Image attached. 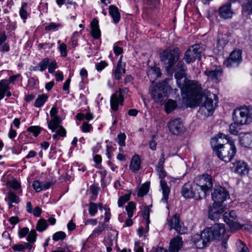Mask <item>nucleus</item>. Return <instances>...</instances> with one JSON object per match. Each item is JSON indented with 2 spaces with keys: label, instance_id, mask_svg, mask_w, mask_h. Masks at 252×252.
Masks as SVG:
<instances>
[{
  "label": "nucleus",
  "instance_id": "nucleus-49",
  "mask_svg": "<svg viewBox=\"0 0 252 252\" xmlns=\"http://www.w3.org/2000/svg\"><path fill=\"white\" fill-rule=\"evenodd\" d=\"M66 237L65 233L63 231H58L53 235V239L56 241L63 240Z\"/></svg>",
  "mask_w": 252,
  "mask_h": 252
},
{
  "label": "nucleus",
  "instance_id": "nucleus-45",
  "mask_svg": "<svg viewBox=\"0 0 252 252\" xmlns=\"http://www.w3.org/2000/svg\"><path fill=\"white\" fill-rule=\"evenodd\" d=\"M130 195L129 194H126L121 196L118 201L119 207H122L123 205L130 199Z\"/></svg>",
  "mask_w": 252,
  "mask_h": 252
},
{
  "label": "nucleus",
  "instance_id": "nucleus-51",
  "mask_svg": "<svg viewBox=\"0 0 252 252\" xmlns=\"http://www.w3.org/2000/svg\"><path fill=\"white\" fill-rule=\"evenodd\" d=\"M238 250L240 252H249V250L246 244L240 241L237 243Z\"/></svg>",
  "mask_w": 252,
  "mask_h": 252
},
{
  "label": "nucleus",
  "instance_id": "nucleus-59",
  "mask_svg": "<svg viewBox=\"0 0 252 252\" xmlns=\"http://www.w3.org/2000/svg\"><path fill=\"white\" fill-rule=\"evenodd\" d=\"M146 4L151 8L156 7L159 4V0H146Z\"/></svg>",
  "mask_w": 252,
  "mask_h": 252
},
{
  "label": "nucleus",
  "instance_id": "nucleus-28",
  "mask_svg": "<svg viewBox=\"0 0 252 252\" xmlns=\"http://www.w3.org/2000/svg\"><path fill=\"white\" fill-rule=\"evenodd\" d=\"M49 63V59L48 58H45L42 59L36 66H32L30 68V70L33 71L39 70L41 72L44 71L47 67Z\"/></svg>",
  "mask_w": 252,
  "mask_h": 252
},
{
  "label": "nucleus",
  "instance_id": "nucleus-12",
  "mask_svg": "<svg viewBox=\"0 0 252 252\" xmlns=\"http://www.w3.org/2000/svg\"><path fill=\"white\" fill-rule=\"evenodd\" d=\"M224 221L227 224L232 231L241 228L240 224L238 222L237 216L233 210L225 212L223 215Z\"/></svg>",
  "mask_w": 252,
  "mask_h": 252
},
{
  "label": "nucleus",
  "instance_id": "nucleus-20",
  "mask_svg": "<svg viewBox=\"0 0 252 252\" xmlns=\"http://www.w3.org/2000/svg\"><path fill=\"white\" fill-rule=\"evenodd\" d=\"M135 209V204L130 201L128 202V204L126 206V210L127 212V216L129 219L126 220L125 221L126 226H130L133 224V221L131 218L133 216V210Z\"/></svg>",
  "mask_w": 252,
  "mask_h": 252
},
{
  "label": "nucleus",
  "instance_id": "nucleus-9",
  "mask_svg": "<svg viewBox=\"0 0 252 252\" xmlns=\"http://www.w3.org/2000/svg\"><path fill=\"white\" fill-rule=\"evenodd\" d=\"M211 195L214 203L218 204H222L224 201L229 198L228 191L220 185L215 186Z\"/></svg>",
  "mask_w": 252,
  "mask_h": 252
},
{
  "label": "nucleus",
  "instance_id": "nucleus-21",
  "mask_svg": "<svg viewBox=\"0 0 252 252\" xmlns=\"http://www.w3.org/2000/svg\"><path fill=\"white\" fill-rule=\"evenodd\" d=\"M182 246V240L180 237L173 238L169 244V251L170 252H178Z\"/></svg>",
  "mask_w": 252,
  "mask_h": 252
},
{
  "label": "nucleus",
  "instance_id": "nucleus-23",
  "mask_svg": "<svg viewBox=\"0 0 252 252\" xmlns=\"http://www.w3.org/2000/svg\"><path fill=\"white\" fill-rule=\"evenodd\" d=\"M124 97L118 96L117 94H113L110 99L111 109L114 111H117L119 104L122 105L124 101Z\"/></svg>",
  "mask_w": 252,
  "mask_h": 252
},
{
  "label": "nucleus",
  "instance_id": "nucleus-48",
  "mask_svg": "<svg viewBox=\"0 0 252 252\" xmlns=\"http://www.w3.org/2000/svg\"><path fill=\"white\" fill-rule=\"evenodd\" d=\"M36 233L35 230H32L28 234L27 240L30 243H33L36 241Z\"/></svg>",
  "mask_w": 252,
  "mask_h": 252
},
{
  "label": "nucleus",
  "instance_id": "nucleus-26",
  "mask_svg": "<svg viewBox=\"0 0 252 252\" xmlns=\"http://www.w3.org/2000/svg\"><path fill=\"white\" fill-rule=\"evenodd\" d=\"M109 13L113 18L114 23H118L121 18V14L117 7L114 5H110L109 7Z\"/></svg>",
  "mask_w": 252,
  "mask_h": 252
},
{
  "label": "nucleus",
  "instance_id": "nucleus-37",
  "mask_svg": "<svg viewBox=\"0 0 252 252\" xmlns=\"http://www.w3.org/2000/svg\"><path fill=\"white\" fill-rule=\"evenodd\" d=\"M48 96L46 94H42L39 95L35 100L34 106L40 107L44 104Z\"/></svg>",
  "mask_w": 252,
  "mask_h": 252
},
{
  "label": "nucleus",
  "instance_id": "nucleus-32",
  "mask_svg": "<svg viewBox=\"0 0 252 252\" xmlns=\"http://www.w3.org/2000/svg\"><path fill=\"white\" fill-rule=\"evenodd\" d=\"M10 89L8 80H1L0 81V100L5 96V93Z\"/></svg>",
  "mask_w": 252,
  "mask_h": 252
},
{
  "label": "nucleus",
  "instance_id": "nucleus-55",
  "mask_svg": "<svg viewBox=\"0 0 252 252\" xmlns=\"http://www.w3.org/2000/svg\"><path fill=\"white\" fill-rule=\"evenodd\" d=\"M227 41L224 38H220V36L218 37L217 39V47L219 48H223V47L227 44Z\"/></svg>",
  "mask_w": 252,
  "mask_h": 252
},
{
  "label": "nucleus",
  "instance_id": "nucleus-4",
  "mask_svg": "<svg viewBox=\"0 0 252 252\" xmlns=\"http://www.w3.org/2000/svg\"><path fill=\"white\" fill-rule=\"evenodd\" d=\"M180 50L178 47H169L159 54L160 61L166 65V69L171 70L180 56Z\"/></svg>",
  "mask_w": 252,
  "mask_h": 252
},
{
  "label": "nucleus",
  "instance_id": "nucleus-5",
  "mask_svg": "<svg viewBox=\"0 0 252 252\" xmlns=\"http://www.w3.org/2000/svg\"><path fill=\"white\" fill-rule=\"evenodd\" d=\"M204 95L205 100L200 106L199 112L205 116H208L210 113L213 112L217 102V96L208 91H205Z\"/></svg>",
  "mask_w": 252,
  "mask_h": 252
},
{
  "label": "nucleus",
  "instance_id": "nucleus-33",
  "mask_svg": "<svg viewBox=\"0 0 252 252\" xmlns=\"http://www.w3.org/2000/svg\"><path fill=\"white\" fill-rule=\"evenodd\" d=\"M161 74L159 68L157 66L151 67L150 70L147 72L148 77L150 79L152 78L153 80L160 77Z\"/></svg>",
  "mask_w": 252,
  "mask_h": 252
},
{
  "label": "nucleus",
  "instance_id": "nucleus-35",
  "mask_svg": "<svg viewBox=\"0 0 252 252\" xmlns=\"http://www.w3.org/2000/svg\"><path fill=\"white\" fill-rule=\"evenodd\" d=\"M48 225L45 220L43 219H40L36 224V229L39 232H42L46 229Z\"/></svg>",
  "mask_w": 252,
  "mask_h": 252
},
{
  "label": "nucleus",
  "instance_id": "nucleus-30",
  "mask_svg": "<svg viewBox=\"0 0 252 252\" xmlns=\"http://www.w3.org/2000/svg\"><path fill=\"white\" fill-rule=\"evenodd\" d=\"M160 87V86L156 87L151 92V96L156 102H161L163 99L162 94L161 91H159Z\"/></svg>",
  "mask_w": 252,
  "mask_h": 252
},
{
  "label": "nucleus",
  "instance_id": "nucleus-43",
  "mask_svg": "<svg viewBox=\"0 0 252 252\" xmlns=\"http://www.w3.org/2000/svg\"><path fill=\"white\" fill-rule=\"evenodd\" d=\"M62 25L60 23H55L52 22L50 23L48 25L45 26V30L46 31H57L58 28L62 27Z\"/></svg>",
  "mask_w": 252,
  "mask_h": 252
},
{
  "label": "nucleus",
  "instance_id": "nucleus-15",
  "mask_svg": "<svg viewBox=\"0 0 252 252\" xmlns=\"http://www.w3.org/2000/svg\"><path fill=\"white\" fill-rule=\"evenodd\" d=\"M242 61L241 51H234L231 53L228 59L224 61V64L228 68L236 67Z\"/></svg>",
  "mask_w": 252,
  "mask_h": 252
},
{
  "label": "nucleus",
  "instance_id": "nucleus-25",
  "mask_svg": "<svg viewBox=\"0 0 252 252\" xmlns=\"http://www.w3.org/2000/svg\"><path fill=\"white\" fill-rule=\"evenodd\" d=\"M129 167L134 173H136L139 170L141 167V160L138 155H135L132 158Z\"/></svg>",
  "mask_w": 252,
  "mask_h": 252
},
{
  "label": "nucleus",
  "instance_id": "nucleus-22",
  "mask_svg": "<svg viewBox=\"0 0 252 252\" xmlns=\"http://www.w3.org/2000/svg\"><path fill=\"white\" fill-rule=\"evenodd\" d=\"M125 64L123 65L121 59L117 63L116 68L114 71L113 75L114 78L117 80H119L122 76L126 73L125 68Z\"/></svg>",
  "mask_w": 252,
  "mask_h": 252
},
{
  "label": "nucleus",
  "instance_id": "nucleus-60",
  "mask_svg": "<svg viewBox=\"0 0 252 252\" xmlns=\"http://www.w3.org/2000/svg\"><path fill=\"white\" fill-rule=\"evenodd\" d=\"M57 129L56 132L58 134L59 136L61 137L65 136L66 132L65 129L62 126H61L58 127Z\"/></svg>",
  "mask_w": 252,
  "mask_h": 252
},
{
  "label": "nucleus",
  "instance_id": "nucleus-6",
  "mask_svg": "<svg viewBox=\"0 0 252 252\" xmlns=\"http://www.w3.org/2000/svg\"><path fill=\"white\" fill-rule=\"evenodd\" d=\"M199 191H202L203 198H205L209 193V191L213 187V182L212 176L208 174H204L196 177L193 181Z\"/></svg>",
  "mask_w": 252,
  "mask_h": 252
},
{
  "label": "nucleus",
  "instance_id": "nucleus-61",
  "mask_svg": "<svg viewBox=\"0 0 252 252\" xmlns=\"http://www.w3.org/2000/svg\"><path fill=\"white\" fill-rule=\"evenodd\" d=\"M54 45V43H44L38 44V47L42 49H51Z\"/></svg>",
  "mask_w": 252,
  "mask_h": 252
},
{
  "label": "nucleus",
  "instance_id": "nucleus-29",
  "mask_svg": "<svg viewBox=\"0 0 252 252\" xmlns=\"http://www.w3.org/2000/svg\"><path fill=\"white\" fill-rule=\"evenodd\" d=\"M252 142V134L244 133L240 137V144L246 148H249Z\"/></svg>",
  "mask_w": 252,
  "mask_h": 252
},
{
  "label": "nucleus",
  "instance_id": "nucleus-19",
  "mask_svg": "<svg viewBox=\"0 0 252 252\" xmlns=\"http://www.w3.org/2000/svg\"><path fill=\"white\" fill-rule=\"evenodd\" d=\"M204 73L210 79L217 80L221 76L222 71L220 66L214 65L211 69H207Z\"/></svg>",
  "mask_w": 252,
  "mask_h": 252
},
{
  "label": "nucleus",
  "instance_id": "nucleus-52",
  "mask_svg": "<svg viewBox=\"0 0 252 252\" xmlns=\"http://www.w3.org/2000/svg\"><path fill=\"white\" fill-rule=\"evenodd\" d=\"M48 72L50 73H53L55 72V69L57 68V64L55 61H49V63L48 65Z\"/></svg>",
  "mask_w": 252,
  "mask_h": 252
},
{
  "label": "nucleus",
  "instance_id": "nucleus-44",
  "mask_svg": "<svg viewBox=\"0 0 252 252\" xmlns=\"http://www.w3.org/2000/svg\"><path fill=\"white\" fill-rule=\"evenodd\" d=\"M7 184L15 190H17L21 188L20 183L16 179L8 181Z\"/></svg>",
  "mask_w": 252,
  "mask_h": 252
},
{
  "label": "nucleus",
  "instance_id": "nucleus-2",
  "mask_svg": "<svg viewBox=\"0 0 252 252\" xmlns=\"http://www.w3.org/2000/svg\"><path fill=\"white\" fill-rule=\"evenodd\" d=\"M210 143L218 158L225 162L229 161L236 154L234 142L228 135L220 133L211 139Z\"/></svg>",
  "mask_w": 252,
  "mask_h": 252
},
{
  "label": "nucleus",
  "instance_id": "nucleus-38",
  "mask_svg": "<svg viewBox=\"0 0 252 252\" xmlns=\"http://www.w3.org/2000/svg\"><path fill=\"white\" fill-rule=\"evenodd\" d=\"M89 213L91 217H94L97 212L98 205L96 203L91 202L89 205Z\"/></svg>",
  "mask_w": 252,
  "mask_h": 252
},
{
  "label": "nucleus",
  "instance_id": "nucleus-40",
  "mask_svg": "<svg viewBox=\"0 0 252 252\" xmlns=\"http://www.w3.org/2000/svg\"><path fill=\"white\" fill-rule=\"evenodd\" d=\"M27 6L28 4L26 2L23 3L19 11L20 16L24 20L28 17Z\"/></svg>",
  "mask_w": 252,
  "mask_h": 252
},
{
  "label": "nucleus",
  "instance_id": "nucleus-31",
  "mask_svg": "<svg viewBox=\"0 0 252 252\" xmlns=\"http://www.w3.org/2000/svg\"><path fill=\"white\" fill-rule=\"evenodd\" d=\"M107 225L104 222H99L98 225L92 232L90 235V238H94L100 235L105 230Z\"/></svg>",
  "mask_w": 252,
  "mask_h": 252
},
{
  "label": "nucleus",
  "instance_id": "nucleus-16",
  "mask_svg": "<svg viewBox=\"0 0 252 252\" xmlns=\"http://www.w3.org/2000/svg\"><path fill=\"white\" fill-rule=\"evenodd\" d=\"M230 168L232 172L241 176L247 174L249 172L248 165L245 162L241 160L232 162Z\"/></svg>",
  "mask_w": 252,
  "mask_h": 252
},
{
  "label": "nucleus",
  "instance_id": "nucleus-57",
  "mask_svg": "<svg viewBox=\"0 0 252 252\" xmlns=\"http://www.w3.org/2000/svg\"><path fill=\"white\" fill-rule=\"evenodd\" d=\"M107 66V63L105 61H101L95 64L96 69L98 71H100Z\"/></svg>",
  "mask_w": 252,
  "mask_h": 252
},
{
  "label": "nucleus",
  "instance_id": "nucleus-27",
  "mask_svg": "<svg viewBox=\"0 0 252 252\" xmlns=\"http://www.w3.org/2000/svg\"><path fill=\"white\" fill-rule=\"evenodd\" d=\"M62 121L61 117L52 118L50 121L47 118L48 127L52 132H54L58 127L61 126L60 124Z\"/></svg>",
  "mask_w": 252,
  "mask_h": 252
},
{
  "label": "nucleus",
  "instance_id": "nucleus-13",
  "mask_svg": "<svg viewBox=\"0 0 252 252\" xmlns=\"http://www.w3.org/2000/svg\"><path fill=\"white\" fill-rule=\"evenodd\" d=\"M167 224L170 229H174L178 233L183 234L186 233L187 229L184 225V223L181 221L180 216L178 214H175L172 217L167 219Z\"/></svg>",
  "mask_w": 252,
  "mask_h": 252
},
{
  "label": "nucleus",
  "instance_id": "nucleus-46",
  "mask_svg": "<svg viewBox=\"0 0 252 252\" xmlns=\"http://www.w3.org/2000/svg\"><path fill=\"white\" fill-rule=\"evenodd\" d=\"M41 128L38 126H31L28 128V131L32 133L34 136L36 137L40 133Z\"/></svg>",
  "mask_w": 252,
  "mask_h": 252
},
{
  "label": "nucleus",
  "instance_id": "nucleus-62",
  "mask_svg": "<svg viewBox=\"0 0 252 252\" xmlns=\"http://www.w3.org/2000/svg\"><path fill=\"white\" fill-rule=\"evenodd\" d=\"M29 229L27 227H23L19 231V236L20 238L25 237L29 232Z\"/></svg>",
  "mask_w": 252,
  "mask_h": 252
},
{
  "label": "nucleus",
  "instance_id": "nucleus-39",
  "mask_svg": "<svg viewBox=\"0 0 252 252\" xmlns=\"http://www.w3.org/2000/svg\"><path fill=\"white\" fill-rule=\"evenodd\" d=\"M149 184L148 183L143 184L138 190V196L143 197L146 195L149 191Z\"/></svg>",
  "mask_w": 252,
  "mask_h": 252
},
{
  "label": "nucleus",
  "instance_id": "nucleus-24",
  "mask_svg": "<svg viewBox=\"0 0 252 252\" xmlns=\"http://www.w3.org/2000/svg\"><path fill=\"white\" fill-rule=\"evenodd\" d=\"M91 34L94 39H98L101 35L100 31L99 28L98 21L94 18L91 23Z\"/></svg>",
  "mask_w": 252,
  "mask_h": 252
},
{
  "label": "nucleus",
  "instance_id": "nucleus-11",
  "mask_svg": "<svg viewBox=\"0 0 252 252\" xmlns=\"http://www.w3.org/2000/svg\"><path fill=\"white\" fill-rule=\"evenodd\" d=\"M156 168L159 177L161 179L160 185L162 191V197L161 199V201L164 203H167L169 194L170 192V189L167 186L166 181L163 179L166 176V173L164 169V167H157Z\"/></svg>",
  "mask_w": 252,
  "mask_h": 252
},
{
  "label": "nucleus",
  "instance_id": "nucleus-56",
  "mask_svg": "<svg viewBox=\"0 0 252 252\" xmlns=\"http://www.w3.org/2000/svg\"><path fill=\"white\" fill-rule=\"evenodd\" d=\"M59 50L62 57H65L67 56L66 46L65 44L62 43L60 45Z\"/></svg>",
  "mask_w": 252,
  "mask_h": 252
},
{
  "label": "nucleus",
  "instance_id": "nucleus-54",
  "mask_svg": "<svg viewBox=\"0 0 252 252\" xmlns=\"http://www.w3.org/2000/svg\"><path fill=\"white\" fill-rule=\"evenodd\" d=\"M42 182H40L37 180L33 181L32 187L36 192H39L42 190Z\"/></svg>",
  "mask_w": 252,
  "mask_h": 252
},
{
  "label": "nucleus",
  "instance_id": "nucleus-17",
  "mask_svg": "<svg viewBox=\"0 0 252 252\" xmlns=\"http://www.w3.org/2000/svg\"><path fill=\"white\" fill-rule=\"evenodd\" d=\"M225 207L223 204L213 203L212 206L209 210V219L214 221L218 220L221 214L224 211Z\"/></svg>",
  "mask_w": 252,
  "mask_h": 252
},
{
  "label": "nucleus",
  "instance_id": "nucleus-34",
  "mask_svg": "<svg viewBox=\"0 0 252 252\" xmlns=\"http://www.w3.org/2000/svg\"><path fill=\"white\" fill-rule=\"evenodd\" d=\"M177 106V103L176 101L169 99L165 105V111L167 114L171 113Z\"/></svg>",
  "mask_w": 252,
  "mask_h": 252
},
{
  "label": "nucleus",
  "instance_id": "nucleus-7",
  "mask_svg": "<svg viewBox=\"0 0 252 252\" xmlns=\"http://www.w3.org/2000/svg\"><path fill=\"white\" fill-rule=\"evenodd\" d=\"M182 195L185 198H193L196 200L204 198L202 191H199L197 185L192 183H187L184 185L181 191Z\"/></svg>",
  "mask_w": 252,
  "mask_h": 252
},
{
  "label": "nucleus",
  "instance_id": "nucleus-1",
  "mask_svg": "<svg viewBox=\"0 0 252 252\" xmlns=\"http://www.w3.org/2000/svg\"><path fill=\"white\" fill-rule=\"evenodd\" d=\"M172 68L175 72L174 77L177 85L180 89L187 105L189 107L199 105L203 98L200 84L196 81L187 79L186 74L187 67L183 61H178Z\"/></svg>",
  "mask_w": 252,
  "mask_h": 252
},
{
  "label": "nucleus",
  "instance_id": "nucleus-8",
  "mask_svg": "<svg viewBox=\"0 0 252 252\" xmlns=\"http://www.w3.org/2000/svg\"><path fill=\"white\" fill-rule=\"evenodd\" d=\"M205 48L203 44H195L191 46L185 52L184 59L187 63H192L196 59H200L201 55L204 51Z\"/></svg>",
  "mask_w": 252,
  "mask_h": 252
},
{
  "label": "nucleus",
  "instance_id": "nucleus-50",
  "mask_svg": "<svg viewBox=\"0 0 252 252\" xmlns=\"http://www.w3.org/2000/svg\"><path fill=\"white\" fill-rule=\"evenodd\" d=\"M150 211L149 206H146L144 207L142 214L143 218L146 220V223L147 225L150 223Z\"/></svg>",
  "mask_w": 252,
  "mask_h": 252
},
{
  "label": "nucleus",
  "instance_id": "nucleus-47",
  "mask_svg": "<svg viewBox=\"0 0 252 252\" xmlns=\"http://www.w3.org/2000/svg\"><path fill=\"white\" fill-rule=\"evenodd\" d=\"M241 126L240 125H238V124H236L234 122V123L231 124L229 126V132L233 135H236L238 132V126Z\"/></svg>",
  "mask_w": 252,
  "mask_h": 252
},
{
  "label": "nucleus",
  "instance_id": "nucleus-64",
  "mask_svg": "<svg viewBox=\"0 0 252 252\" xmlns=\"http://www.w3.org/2000/svg\"><path fill=\"white\" fill-rule=\"evenodd\" d=\"M58 113V108L56 107H53L50 112V114L51 118L59 117V116H57Z\"/></svg>",
  "mask_w": 252,
  "mask_h": 252
},
{
  "label": "nucleus",
  "instance_id": "nucleus-53",
  "mask_svg": "<svg viewBox=\"0 0 252 252\" xmlns=\"http://www.w3.org/2000/svg\"><path fill=\"white\" fill-rule=\"evenodd\" d=\"M92 128L93 127L92 125L86 122H83L81 126V129L84 132H88L90 131Z\"/></svg>",
  "mask_w": 252,
  "mask_h": 252
},
{
  "label": "nucleus",
  "instance_id": "nucleus-58",
  "mask_svg": "<svg viewBox=\"0 0 252 252\" xmlns=\"http://www.w3.org/2000/svg\"><path fill=\"white\" fill-rule=\"evenodd\" d=\"M134 251L135 252H143L142 245L139 241L135 242Z\"/></svg>",
  "mask_w": 252,
  "mask_h": 252
},
{
  "label": "nucleus",
  "instance_id": "nucleus-10",
  "mask_svg": "<svg viewBox=\"0 0 252 252\" xmlns=\"http://www.w3.org/2000/svg\"><path fill=\"white\" fill-rule=\"evenodd\" d=\"M233 120L238 125L247 124L251 121V117L249 110L246 108H238L234 110L233 113Z\"/></svg>",
  "mask_w": 252,
  "mask_h": 252
},
{
  "label": "nucleus",
  "instance_id": "nucleus-41",
  "mask_svg": "<svg viewBox=\"0 0 252 252\" xmlns=\"http://www.w3.org/2000/svg\"><path fill=\"white\" fill-rule=\"evenodd\" d=\"M126 139V135L124 133H119L115 141L121 146H125L126 145L125 140Z\"/></svg>",
  "mask_w": 252,
  "mask_h": 252
},
{
  "label": "nucleus",
  "instance_id": "nucleus-36",
  "mask_svg": "<svg viewBox=\"0 0 252 252\" xmlns=\"http://www.w3.org/2000/svg\"><path fill=\"white\" fill-rule=\"evenodd\" d=\"M242 11L248 15L252 14V0H247L246 3L243 4Z\"/></svg>",
  "mask_w": 252,
  "mask_h": 252
},
{
  "label": "nucleus",
  "instance_id": "nucleus-42",
  "mask_svg": "<svg viewBox=\"0 0 252 252\" xmlns=\"http://www.w3.org/2000/svg\"><path fill=\"white\" fill-rule=\"evenodd\" d=\"M8 199L9 201L16 204H18L20 202L19 197L15 192L12 191H9L8 192Z\"/></svg>",
  "mask_w": 252,
  "mask_h": 252
},
{
  "label": "nucleus",
  "instance_id": "nucleus-3",
  "mask_svg": "<svg viewBox=\"0 0 252 252\" xmlns=\"http://www.w3.org/2000/svg\"><path fill=\"white\" fill-rule=\"evenodd\" d=\"M225 231L224 225L217 223L202 231L200 234H195L192 242L197 249H203L215 239H219Z\"/></svg>",
  "mask_w": 252,
  "mask_h": 252
},
{
  "label": "nucleus",
  "instance_id": "nucleus-18",
  "mask_svg": "<svg viewBox=\"0 0 252 252\" xmlns=\"http://www.w3.org/2000/svg\"><path fill=\"white\" fill-rule=\"evenodd\" d=\"M218 13L220 17L223 19H231L234 14L230 3L221 5L218 9Z\"/></svg>",
  "mask_w": 252,
  "mask_h": 252
},
{
  "label": "nucleus",
  "instance_id": "nucleus-14",
  "mask_svg": "<svg viewBox=\"0 0 252 252\" xmlns=\"http://www.w3.org/2000/svg\"><path fill=\"white\" fill-rule=\"evenodd\" d=\"M167 126L170 132L174 135H178L185 131L181 118H172L167 123Z\"/></svg>",
  "mask_w": 252,
  "mask_h": 252
},
{
  "label": "nucleus",
  "instance_id": "nucleus-63",
  "mask_svg": "<svg viewBox=\"0 0 252 252\" xmlns=\"http://www.w3.org/2000/svg\"><path fill=\"white\" fill-rule=\"evenodd\" d=\"M25 243L23 244L15 245L13 246L12 249L15 251L20 252L25 250Z\"/></svg>",
  "mask_w": 252,
  "mask_h": 252
}]
</instances>
